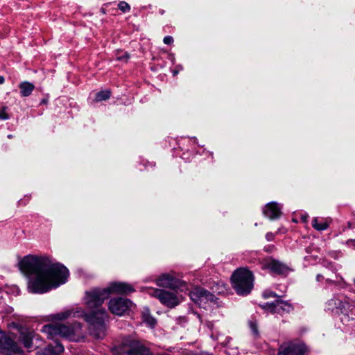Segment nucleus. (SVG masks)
I'll use <instances>...</instances> for the list:
<instances>
[{"label":"nucleus","instance_id":"f257e3e1","mask_svg":"<svg viewBox=\"0 0 355 355\" xmlns=\"http://www.w3.org/2000/svg\"><path fill=\"white\" fill-rule=\"evenodd\" d=\"M133 291L132 286L123 282H112L103 288H94L86 291L84 298L88 313L80 308H76L52 315L51 317L53 320L83 317L89 324L91 334L97 339H102L105 336V320L107 318L105 309L101 307L104 300L112 294H128Z\"/></svg>","mask_w":355,"mask_h":355},{"label":"nucleus","instance_id":"f03ea898","mask_svg":"<svg viewBox=\"0 0 355 355\" xmlns=\"http://www.w3.org/2000/svg\"><path fill=\"white\" fill-rule=\"evenodd\" d=\"M20 270L28 276L30 293L42 294L58 288L67 281L69 270L47 257L28 255L19 263Z\"/></svg>","mask_w":355,"mask_h":355},{"label":"nucleus","instance_id":"7ed1b4c3","mask_svg":"<svg viewBox=\"0 0 355 355\" xmlns=\"http://www.w3.org/2000/svg\"><path fill=\"white\" fill-rule=\"evenodd\" d=\"M42 331L46 334L48 338L53 340L42 352L37 355H58L64 351L63 345L60 343L56 336L64 338L71 341L78 342L83 338L82 325L79 322L71 324L60 323L49 324L42 327Z\"/></svg>","mask_w":355,"mask_h":355},{"label":"nucleus","instance_id":"20e7f679","mask_svg":"<svg viewBox=\"0 0 355 355\" xmlns=\"http://www.w3.org/2000/svg\"><path fill=\"white\" fill-rule=\"evenodd\" d=\"M254 277L246 268H239L232 275V285L239 295H248L253 288Z\"/></svg>","mask_w":355,"mask_h":355},{"label":"nucleus","instance_id":"39448f33","mask_svg":"<svg viewBox=\"0 0 355 355\" xmlns=\"http://www.w3.org/2000/svg\"><path fill=\"white\" fill-rule=\"evenodd\" d=\"M117 355H153L148 348L137 340H130L114 349ZM158 355H169L162 354Z\"/></svg>","mask_w":355,"mask_h":355},{"label":"nucleus","instance_id":"423d86ee","mask_svg":"<svg viewBox=\"0 0 355 355\" xmlns=\"http://www.w3.org/2000/svg\"><path fill=\"white\" fill-rule=\"evenodd\" d=\"M148 293L150 295L158 298L162 304L170 308L177 306L180 302V297L174 291L150 288Z\"/></svg>","mask_w":355,"mask_h":355},{"label":"nucleus","instance_id":"0eeeda50","mask_svg":"<svg viewBox=\"0 0 355 355\" xmlns=\"http://www.w3.org/2000/svg\"><path fill=\"white\" fill-rule=\"evenodd\" d=\"M189 295L193 302L205 309L209 302H214L216 300L214 295L200 287H196L190 291Z\"/></svg>","mask_w":355,"mask_h":355},{"label":"nucleus","instance_id":"6e6552de","mask_svg":"<svg viewBox=\"0 0 355 355\" xmlns=\"http://www.w3.org/2000/svg\"><path fill=\"white\" fill-rule=\"evenodd\" d=\"M132 306V302L126 298L115 297L110 300L108 308L110 312L116 315H122Z\"/></svg>","mask_w":355,"mask_h":355},{"label":"nucleus","instance_id":"1a4fd4ad","mask_svg":"<svg viewBox=\"0 0 355 355\" xmlns=\"http://www.w3.org/2000/svg\"><path fill=\"white\" fill-rule=\"evenodd\" d=\"M307 347L299 341H292L285 343L279 349L278 355H304Z\"/></svg>","mask_w":355,"mask_h":355},{"label":"nucleus","instance_id":"9d476101","mask_svg":"<svg viewBox=\"0 0 355 355\" xmlns=\"http://www.w3.org/2000/svg\"><path fill=\"white\" fill-rule=\"evenodd\" d=\"M157 285L162 287H168L173 289H179L181 291L188 290L185 282L174 278L168 274H164L157 279Z\"/></svg>","mask_w":355,"mask_h":355},{"label":"nucleus","instance_id":"9b49d317","mask_svg":"<svg viewBox=\"0 0 355 355\" xmlns=\"http://www.w3.org/2000/svg\"><path fill=\"white\" fill-rule=\"evenodd\" d=\"M0 355H22V350L10 338L3 336L0 338Z\"/></svg>","mask_w":355,"mask_h":355},{"label":"nucleus","instance_id":"f8f14e48","mask_svg":"<svg viewBox=\"0 0 355 355\" xmlns=\"http://www.w3.org/2000/svg\"><path fill=\"white\" fill-rule=\"evenodd\" d=\"M262 268L268 269L271 273L277 275H286L288 272V267L271 257L265 259L262 262Z\"/></svg>","mask_w":355,"mask_h":355},{"label":"nucleus","instance_id":"ddd939ff","mask_svg":"<svg viewBox=\"0 0 355 355\" xmlns=\"http://www.w3.org/2000/svg\"><path fill=\"white\" fill-rule=\"evenodd\" d=\"M261 306L263 309L268 311L271 313L283 314L284 313H289L293 310V306L291 304L280 300H277L272 303H266L261 305Z\"/></svg>","mask_w":355,"mask_h":355},{"label":"nucleus","instance_id":"4468645a","mask_svg":"<svg viewBox=\"0 0 355 355\" xmlns=\"http://www.w3.org/2000/svg\"><path fill=\"white\" fill-rule=\"evenodd\" d=\"M281 206L275 202L268 203L263 209V215L270 220L278 218L281 214Z\"/></svg>","mask_w":355,"mask_h":355},{"label":"nucleus","instance_id":"2eb2a0df","mask_svg":"<svg viewBox=\"0 0 355 355\" xmlns=\"http://www.w3.org/2000/svg\"><path fill=\"white\" fill-rule=\"evenodd\" d=\"M347 297L344 296L336 297L331 299L327 302V309L336 313H339Z\"/></svg>","mask_w":355,"mask_h":355},{"label":"nucleus","instance_id":"dca6fc26","mask_svg":"<svg viewBox=\"0 0 355 355\" xmlns=\"http://www.w3.org/2000/svg\"><path fill=\"white\" fill-rule=\"evenodd\" d=\"M339 313L353 319L355 316V302L347 298Z\"/></svg>","mask_w":355,"mask_h":355},{"label":"nucleus","instance_id":"f3484780","mask_svg":"<svg viewBox=\"0 0 355 355\" xmlns=\"http://www.w3.org/2000/svg\"><path fill=\"white\" fill-rule=\"evenodd\" d=\"M19 87L21 96L24 97L29 96L35 89L34 85L28 81L21 83Z\"/></svg>","mask_w":355,"mask_h":355},{"label":"nucleus","instance_id":"a211bd4d","mask_svg":"<svg viewBox=\"0 0 355 355\" xmlns=\"http://www.w3.org/2000/svg\"><path fill=\"white\" fill-rule=\"evenodd\" d=\"M329 222L327 219L319 220L318 218L315 217L312 220L313 227L318 231H323L329 227Z\"/></svg>","mask_w":355,"mask_h":355},{"label":"nucleus","instance_id":"6ab92c4d","mask_svg":"<svg viewBox=\"0 0 355 355\" xmlns=\"http://www.w3.org/2000/svg\"><path fill=\"white\" fill-rule=\"evenodd\" d=\"M142 320L143 322H145L150 327L153 328L156 324V320L150 315V311L148 309L145 308L142 311Z\"/></svg>","mask_w":355,"mask_h":355},{"label":"nucleus","instance_id":"aec40b11","mask_svg":"<svg viewBox=\"0 0 355 355\" xmlns=\"http://www.w3.org/2000/svg\"><path fill=\"white\" fill-rule=\"evenodd\" d=\"M20 338L25 347L29 349L32 347L33 334L31 332H21Z\"/></svg>","mask_w":355,"mask_h":355},{"label":"nucleus","instance_id":"412c9836","mask_svg":"<svg viewBox=\"0 0 355 355\" xmlns=\"http://www.w3.org/2000/svg\"><path fill=\"white\" fill-rule=\"evenodd\" d=\"M111 92L110 90L100 91L96 94L95 101L97 102L106 101L110 98Z\"/></svg>","mask_w":355,"mask_h":355},{"label":"nucleus","instance_id":"4be33fe9","mask_svg":"<svg viewBox=\"0 0 355 355\" xmlns=\"http://www.w3.org/2000/svg\"><path fill=\"white\" fill-rule=\"evenodd\" d=\"M212 289L214 292L217 293L218 294H223L227 291L226 286L222 282L216 284L212 287Z\"/></svg>","mask_w":355,"mask_h":355},{"label":"nucleus","instance_id":"5701e85b","mask_svg":"<svg viewBox=\"0 0 355 355\" xmlns=\"http://www.w3.org/2000/svg\"><path fill=\"white\" fill-rule=\"evenodd\" d=\"M118 8L123 12H127L130 10V5L124 1H121L118 3Z\"/></svg>","mask_w":355,"mask_h":355},{"label":"nucleus","instance_id":"b1692460","mask_svg":"<svg viewBox=\"0 0 355 355\" xmlns=\"http://www.w3.org/2000/svg\"><path fill=\"white\" fill-rule=\"evenodd\" d=\"M277 296V295H276V293H275L274 292H272L271 291H265L263 293V297L266 299L269 298V297H275Z\"/></svg>","mask_w":355,"mask_h":355},{"label":"nucleus","instance_id":"393cba45","mask_svg":"<svg viewBox=\"0 0 355 355\" xmlns=\"http://www.w3.org/2000/svg\"><path fill=\"white\" fill-rule=\"evenodd\" d=\"M8 119V115L6 112V107H3L0 110V119L1 120H6Z\"/></svg>","mask_w":355,"mask_h":355},{"label":"nucleus","instance_id":"a878e982","mask_svg":"<svg viewBox=\"0 0 355 355\" xmlns=\"http://www.w3.org/2000/svg\"><path fill=\"white\" fill-rule=\"evenodd\" d=\"M173 42V38L171 36H166L164 38V43L166 44H171Z\"/></svg>","mask_w":355,"mask_h":355},{"label":"nucleus","instance_id":"bb28decb","mask_svg":"<svg viewBox=\"0 0 355 355\" xmlns=\"http://www.w3.org/2000/svg\"><path fill=\"white\" fill-rule=\"evenodd\" d=\"M250 327L251 328V329L252 330V331L255 334H257L258 331H257V324H255V322H250Z\"/></svg>","mask_w":355,"mask_h":355},{"label":"nucleus","instance_id":"cd10ccee","mask_svg":"<svg viewBox=\"0 0 355 355\" xmlns=\"http://www.w3.org/2000/svg\"><path fill=\"white\" fill-rule=\"evenodd\" d=\"M346 245L349 247H355V239H349L346 241Z\"/></svg>","mask_w":355,"mask_h":355},{"label":"nucleus","instance_id":"c85d7f7f","mask_svg":"<svg viewBox=\"0 0 355 355\" xmlns=\"http://www.w3.org/2000/svg\"><path fill=\"white\" fill-rule=\"evenodd\" d=\"M129 58V55L125 53L123 55L118 58L119 60L125 61L126 62Z\"/></svg>","mask_w":355,"mask_h":355},{"label":"nucleus","instance_id":"c756f323","mask_svg":"<svg viewBox=\"0 0 355 355\" xmlns=\"http://www.w3.org/2000/svg\"><path fill=\"white\" fill-rule=\"evenodd\" d=\"M266 239H267L268 241H271V240H272V239H273V235H272V234H271V233H268V234L266 235Z\"/></svg>","mask_w":355,"mask_h":355},{"label":"nucleus","instance_id":"7c9ffc66","mask_svg":"<svg viewBox=\"0 0 355 355\" xmlns=\"http://www.w3.org/2000/svg\"><path fill=\"white\" fill-rule=\"evenodd\" d=\"M4 83V78L0 76V84H3Z\"/></svg>","mask_w":355,"mask_h":355},{"label":"nucleus","instance_id":"2f4dec72","mask_svg":"<svg viewBox=\"0 0 355 355\" xmlns=\"http://www.w3.org/2000/svg\"><path fill=\"white\" fill-rule=\"evenodd\" d=\"M307 218H308L307 215L302 216V219H303L304 221H306L307 220Z\"/></svg>","mask_w":355,"mask_h":355},{"label":"nucleus","instance_id":"473e14b6","mask_svg":"<svg viewBox=\"0 0 355 355\" xmlns=\"http://www.w3.org/2000/svg\"><path fill=\"white\" fill-rule=\"evenodd\" d=\"M321 278H322V275H317V280L318 281H320Z\"/></svg>","mask_w":355,"mask_h":355},{"label":"nucleus","instance_id":"72a5a7b5","mask_svg":"<svg viewBox=\"0 0 355 355\" xmlns=\"http://www.w3.org/2000/svg\"><path fill=\"white\" fill-rule=\"evenodd\" d=\"M311 258H312V257H308V256H307V257H305V258H304V259H305V260H306V261H310Z\"/></svg>","mask_w":355,"mask_h":355},{"label":"nucleus","instance_id":"f704fd0d","mask_svg":"<svg viewBox=\"0 0 355 355\" xmlns=\"http://www.w3.org/2000/svg\"><path fill=\"white\" fill-rule=\"evenodd\" d=\"M306 252H307V253L311 252L310 248H306Z\"/></svg>","mask_w":355,"mask_h":355},{"label":"nucleus","instance_id":"c9c22d12","mask_svg":"<svg viewBox=\"0 0 355 355\" xmlns=\"http://www.w3.org/2000/svg\"><path fill=\"white\" fill-rule=\"evenodd\" d=\"M42 103H46V101L43 100V101H42Z\"/></svg>","mask_w":355,"mask_h":355},{"label":"nucleus","instance_id":"e433bc0d","mask_svg":"<svg viewBox=\"0 0 355 355\" xmlns=\"http://www.w3.org/2000/svg\"><path fill=\"white\" fill-rule=\"evenodd\" d=\"M8 138H12V135H8Z\"/></svg>","mask_w":355,"mask_h":355}]
</instances>
